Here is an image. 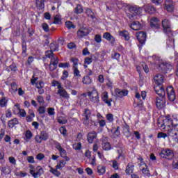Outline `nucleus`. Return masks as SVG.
Segmentation results:
<instances>
[{
	"label": "nucleus",
	"instance_id": "obj_42",
	"mask_svg": "<svg viewBox=\"0 0 178 178\" xmlns=\"http://www.w3.org/2000/svg\"><path fill=\"white\" fill-rule=\"evenodd\" d=\"M9 101V99H8V97H2L0 99V106L1 108H5L8 105V102Z\"/></svg>",
	"mask_w": 178,
	"mask_h": 178
},
{
	"label": "nucleus",
	"instance_id": "obj_61",
	"mask_svg": "<svg viewBox=\"0 0 178 178\" xmlns=\"http://www.w3.org/2000/svg\"><path fill=\"white\" fill-rule=\"evenodd\" d=\"M25 137L27 140H30L31 137H33V133H31V131L28 130L26 131Z\"/></svg>",
	"mask_w": 178,
	"mask_h": 178
},
{
	"label": "nucleus",
	"instance_id": "obj_24",
	"mask_svg": "<svg viewBox=\"0 0 178 178\" xmlns=\"http://www.w3.org/2000/svg\"><path fill=\"white\" fill-rule=\"evenodd\" d=\"M168 39L167 40V48H172L175 49V38H173V35H168Z\"/></svg>",
	"mask_w": 178,
	"mask_h": 178
},
{
	"label": "nucleus",
	"instance_id": "obj_11",
	"mask_svg": "<svg viewBox=\"0 0 178 178\" xmlns=\"http://www.w3.org/2000/svg\"><path fill=\"white\" fill-rule=\"evenodd\" d=\"M54 145L56 149L58 150V152H60V155L62 158H65L66 155H67L66 150L63 147H62V145H60V143H59V142L54 141Z\"/></svg>",
	"mask_w": 178,
	"mask_h": 178
},
{
	"label": "nucleus",
	"instance_id": "obj_59",
	"mask_svg": "<svg viewBox=\"0 0 178 178\" xmlns=\"http://www.w3.org/2000/svg\"><path fill=\"white\" fill-rule=\"evenodd\" d=\"M95 41H96L98 44H99L102 41V36H101V35L99 34L95 35Z\"/></svg>",
	"mask_w": 178,
	"mask_h": 178
},
{
	"label": "nucleus",
	"instance_id": "obj_45",
	"mask_svg": "<svg viewBox=\"0 0 178 178\" xmlns=\"http://www.w3.org/2000/svg\"><path fill=\"white\" fill-rule=\"evenodd\" d=\"M57 122L60 123V124H66V123H67V118H66V117L60 116L57 118Z\"/></svg>",
	"mask_w": 178,
	"mask_h": 178
},
{
	"label": "nucleus",
	"instance_id": "obj_37",
	"mask_svg": "<svg viewBox=\"0 0 178 178\" xmlns=\"http://www.w3.org/2000/svg\"><path fill=\"white\" fill-rule=\"evenodd\" d=\"M70 62L72 63V69L79 67V58L72 57L70 58Z\"/></svg>",
	"mask_w": 178,
	"mask_h": 178
},
{
	"label": "nucleus",
	"instance_id": "obj_41",
	"mask_svg": "<svg viewBox=\"0 0 178 178\" xmlns=\"http://www.w3.org/2000/svg\"><path fill=\"white\" fill-rule=\"evenodd\" d=\"M65 166H66V161L60 160L56 165V169L62 170V168H65Z\"/></svg>",
	"mask_w": 178,
	"mask_h": 178
},
{
	"label": "nucleus",
	"instance_id": "obj_39",
	"mask_svg": "<svg viewBox=\"0 0 178 178\" xmlns=\"http://www.w3.org/2000/svg\"><path fill=\"white\" fill-rule=\"evenodd\" d=\"M22 56H24V58H26V56H27V44H26V41L24 40L22 42Z\"/></svg>",
	"mask_w": 178,
	"mask_h": 178
},
{
	"label": "nucleus",
	"instance_id": "obj_14",
	"mask_svg": "<svg viewBox=\"0 0 178 178\" xmlns=\"http://www.w3.org/2000/svg\"><path fill=\"white\" fill-rule=\"evenodd\" d=\"M161 156L163 158H167V159H172L173 156H175V154L173 153V151L170 149H164L161 152Z\"/></svg>",
	"mask_w": 178,
	"mask_h": 178
},
{
	"label": "nucleus",
	"instance_id": "obj_27",
	"mask_svg": "<svg viewBox=\"0 0 178 178\" xmlns=\"http://www.w3.org/2000/svg\"><path fill=\"white\" fill-rule=\"evenodd\" d=\"M141 8L138 6H132L129 8V12L131 13H134V15L136 16V15H140L141 13Z\"/></svg>",
	"mask_w": 178,
	"mask_h": 178
},
{
	"label": "nucleus",
	"instance_id": "obj_4",
	"mask_svg": "<svg viewBox=\"0 0 178 178\" xmlns=\"http://www.w3.org/2000/svg\"><path fill=\"white\" fill-rule=\"evenodd\" d=\"M48 138H49V134L46 131H41L40 135L35 136V140L38 144H41L42 141H47Z\"/></svg>",
	"mask_w": 178,
	"mask_h": 178
},
{
	"label": "nucleus",
	"instance_id": "obj_50",
	"mask_svg": "<svg viewBox=\"0 0 178 178\" xmlns=\"http://www.w3.org/2000/svg\"><path fill=\"white\" fill-rule=\"evenodd\" d=\"M47 113L49 116H50L51 118H54L55 116V108L52 107H49L47 108Z\"/></svg>",
	"mask_w": 178,
	"mask_h": 178
},
{
	"label": "nucleus",
	"instance_id": "obj_1",
	"mask_svg": "<svg viewBox=\"0 0 178 178\" xmlns=\"http://www.w3.org/2000/svg\"><path fill=\"white\" fill-rule=\"evenodd\" d=\"M177 124L173 122V120L170 118V115H167L163 120V123L159 122L158 127L160 130L163 131H168V136L173 137L175 143L178 144V130L176 129Z\"/></svg>",
	"mask_w": 178,
	"mask_h": 178
},
{
	"label": "nucleus",
	"instance_id": "obj_15",
	"mask_svg": "<svg viewBox=\"0 0 178 178\" xmlns=\"http://www.w3.org/2000/svg\"><path fill=\"white\" fill-rule=\"evenodd\" d=\"M102 148H103L104 151H110V149H112V146L108 140V137H103L102 138Z\"/></svg>",
	"mask_w": 178,
	"mask_h": 178
},
{
	"label": "nucleus",
	"instance_id": "obj_16",
	"mask_svg": "<svg viewBox=\"0 0 178 178\" xmlns=\"http://www.w3.org/2000/svg\"><path fill=\"white\" fill-rule=\"evenodd\" d=\"M166 105V100L165 97H156V106L158 109H163V107Z\"/></svg>",
	"mask_w": 178,
	"mask_h": 178
},
{
	"label": "nucleus",
	"instance_id": "obj_54",
	"mask_svg": "<svg viewBox=\"0 0 178 178\" xmlns=\"http://www.w3.org/2000/svg\"><path fill=\"white\" fill-rule=\"evenodd\" d=\"M72 148L75 149V151H80V149H81V143H74L72 145Z\"/></svg>",
	"mask_w": 178,
	"mask_h": 178
},
{
	"label": "nucleus",
	"instance_id": "obj_13",
	"mask_svg": "<svg viewBox=\"0 0 178 178\" xmlns=\"http://www.w3.org/2000/svg\"><path fill=\"white\" fill-rule=\"evenodd\" d=\"M175 1L173 0H165L164 9L167 10V12H174L175 10Z\"/></svg>",
	"mask_w": 178,
	"mask_h": 178
},
{
	"label": "nucleus",
	"instance_id": "obj_35",
	"mask_svg": "<svg viewBox=\"0 0 178 178\" xmlns=\"http://www.w3.org/2000/svg\"><path fill=\"white\" fill-rule=\"evenodd\" d=\"M74 72V79L79 81V79L81 77V74H80V70H79V67L72 68Z\"/></svg>",
	"mask_w": 178,
	"mask_h": 178
},
{
	"label": "nucleus",
	"instance_id": "obj_8",
	"mask_svg": "<svg viewBox=\"0 0 178 178\" xmlns=\"http://www.w3.org/2000/svg\"><path fill=\"white\" fill-rule=\"evenodd\" d=\"M166 91L169 101L173 102L176 99V92H175V89L172 86H168L166 88Z\"/></svg>",
	"mask_w": 178,
	"mask_h": 178
},
{
	"label": "nucleus",
	"instance_id": "obj_18",
	"mask_svg": "<svg viewBox=\"0 0 178 178\" xmlns=\"http://www.w3.org/2000/svg\"><path fill=\"white\" fill-rule=\"evenodd\" d=\"M115 97L117 98H123V97H127L129 94V90H120V89H115L114 91Z\"/></svg>",
	"mask_w": 178,
	"mask_h": 178
},
{
	"label": "nucleus",
	"instance_id": "obj_31",
	"mask_svg": "<svg viewBox=\"0 0 178 178\" xmlns=\"http://www.w3.org/2000/svg\"><path fill=\"white\" fill-rule=\"evenodd\" d=\"M118 33L119 35L124 38L126 41H129V40H130V35L127 31H120Z\"/></svg>",
	"mask_w": 178,
	"mask_h": 178
},
{
	"label": "nucleus",
	"instance_id": "obj_5",
	"mask_svg": "<svg viewBox=\"0 0 178 178\" xmlns=\"http://www.w3.org/2000/svg\"><path fill=\"white\" fill-rule=\"evenodd\" d=\"M91 31H92L91 28L81 27L76 32L77 38H84V37H86V35H88V34L91 33Z\"/></svg>",
	"mask_w": 178,
	"mask_h": 178
},
{
	"label": "nucleus",
	"instance_id": "obj_58",
	"mask_svg": "<svg viewBox=\"0 0 178 178\" xmlns=\"http://www.w3.org/2000/svg\"><path fill=\"white\" fill-rule=\"evenodd\" d=\"M61 22V19H60V16L59 15H56L54 17V24H60Z\"/></svg>",
	"mask_w": 178,
	"mask_h": 178
},
{
	"label": "nucleus",
	"instance_id": "obj_53",
	"mask_svg": "<svg viewBox=\"0 0 178 178\" xmlns=\"http://www.w3.org/2000/svg\"><path fill=\"white\" fill-rule=\"evenodd\" d=\"M111 58L115 60H119V59H120V54L118 52H113L111 54Z\"/></svg>",
	"mask_w": 178,
	"mask_h": 178
},
{
	"label": "nucleus",
	"instance_id": "obj_21",
	"mask_svg": "<svg viewBox=\"0 0 178 178\" xmlns=\"http://www.w3.org/2000/svg\"><path fill=\"white\" fill-rule=\"evenodd\" d=\"M102 99L104 102V104H106L108 106H112V99H109L108 95V92H104L102 94Z\"/></svg>",
	"mask_w": 178,
	"mask_h": 178
},
{
	"label": "nucleus",
	"instance_id": "obj_46",
	"mask_svg": "<svg viewBox=\"0 0 178 178\" xmlns=\"http://www.w3.org/2000/svg\"><path fill=\"white\" fill-rule=\"evenodd\" d=\"M74 12L75 13H76V15H80L81 13H83V12H84V10L81 5L78 4L74 9Z\"/></svg>",
	"mask_w": 178,
	"mask_h": 178
},
{
	"label": "nucleus",
	"instance_id": "obj_3",
	"mask_svg": "<svg viewBox=\"0 0 178 178\" xmlns=\"http://www.w3.org/2000/svg\"><path fill=\"white\" fill-rule=\"evenodd\" d=\"M88 97L92 104H99V95L97 89L88 92Z\"/></svg>",
	"mask_w": 178,
	"mask_h": 178
},
{
	"label": "nucleus",
	"instance_id": "obj_29",
	"mask_svg": "<svg viewBox=\"0 0 178 178\" xmlns=\"http://www.w3.org/2000/svg\"><path fill=\"white\" fill-rule=\"evenodd\" d=\"M35 6L38 9L40 10L44 9L45 8V0H35Z\"/></svg>",
	"mask_w": 178,
	"mask_h": 178
},
{
	"label": "nucleus",
	"instance_id": "obj_22",
	"mask_svg": "<svg viewBox=\"0 0 178 178\" xmlns=\"http://www.w3.org/2000/svg\"><path fill=\"white\" fill-rule=\"evenodd\" d=\"M150 25L152 29H160L161 22L156 17H152L150 21Z\"/></svg>",
	"mask_w": 178,
	"mask_h": 178
},
{
	"label": "nucleus",
	"instance_id": "obj_10",
	"mask_svg": "<svg viewBox=\"0 0 178 178\" xmlns=\"http://www.w3.org/2000/svg\"><path fill=\"white\" fill-rule=\"evenodd\" d=\"M41 79H42V72L38 70L35 71L31 79V84L34 86L35 82L38 81V80H41Z\"/></svg>",
	"mask_w": 178,
	"mask_h": 178
},
{
	"label": "nucleus",
	"instance_id": "obj_34",
	"mask_svg": "<svg viewBox=\"0 0 178 178\" xmlns=\"http://www.w3.org/2000/svg\"><path fill=\"white\" fill-rule=\"evenodd\" d=\"M125 172L127 175H131L134 172V165L131 163H128Z\"/></svg>",
	"mask_w": 178,
	"mask_h": 178
},
{
	"label": "nucleus",
	"instance_id": "obj_17",
	"mask_svg": "<svg viewBox=\"0 0 178 178\" xmlns=\"http://www.w3.org/2000/svg\"><path fill=\"white\" fill-rule=\"evenodd\" d=\"M98 134L95 131H92L87 134V141L89 144H92L95 138H97Z\"/></svg>",
	"mask_w": 178,
	"mask_h": 178
},
{
	"label": "nucleus",
	"instance_id": "obj_62",
	"mask_svg": "<svg viewBox=\"0 0 178 178\" xmlns=\"http://www.w3.org/2000/svg\"><path fill=\"white\" fill-rule=\"evenodd\" d=\"M36 100L40 105H42L44 102V97L41 95L38 96Z\"/></svg>",
	"mask_w": 178,
	"mask_h": 178
},
{
	"label": "nucleus",
	"instance_id": "obj_55",
	"mask_svg": "<svg viewBox=\"0 0 178 178\" xmlns=\"http://www.w3.org/2000/svg\"><path fill=\"white\" fill-rule=\"evenodd\" d=\"M65 26L67 27V29H74L76 26H74V24H73V22H70V21H67L65 22Z\"/></svg>",
	"mask_w": 178,
	"mask_h": 178
},
{
	"label": "nucleus",
	"instance_id": "obj_12",
	"mask_svg": "<svg viewBox=\"0 0 178 178\" xmlns=\"http://www.w3.org/2000/svg\"><path fill=\"white\" fill-rule=\"evenodd\" d=\"M57 94L59 95V97H60V98L67 99V101H69V99H70V95L67 93V91L65 90L63 86H62L61 88L57 90Z\"/></svg>",
	"mask_w": 178,
	"mask_h": 178
},
{
	"label": "nucleus",
	"instance_id": "obj_2",
	"mask_svg": "<svg viewBox=\"0 0 178 178\" xmlns=\"http://www.w3.org/2000/svg\"><path fill=\"white\" fill-rule=\"evenodd\" d=\"M156 60H159V70H161L163 73H168V72H170V70H172V67L170 63H168L163 60H159V57H156Z\"/></svg>",
	"mask_w": 178,
	"mask_h": 178
},
{
	"label": "nucleus",
	"instance_id": "obj_64",
	"mask_svg": "<svg viewBox=\"0 0 178 178\" xmlns=\"http://www.w3.org/2000/svg\"><path fill=\"white\" fill-rule=\"evenodd\" d=\"M106 119L108 120V122H113V115L111 113H108L106 115Z\"/></svg>",
	"mask_w": 178,
	"mask_h": 178
},
{
	"label": "nucleus",
	"instance_id": "obj_9",
	"mask_svg": "<svg viewBox=\"0 0 178 178\" xmlns=\"http://www.w3.org/2000/svg\"><path fill=\"white\" fill-rule=\"evenodd\" d=\"M136 37L141 45L145 44V41H147V33L145 32L139 31L136 33Z\"/></svg>",
	"mask_w": 178,
	"mask_h": 178
},
{
	"label": "nucleus",
	"instance_id": "obj_57",
	"mask_svg": "<svg viewBox=\"0 0 178 178\" xmlns=\"http://www.w3.org/2000/svg\"><path fill=\"white\" fill-rule=\"evenodd\" d=\"M42 29L45 31V33L49 32V26L47 23H43L42 24Z\"/></svg>",
	"mask_w": 178,
	"mask_h": 178
},
{
	"label": "nucleus",
	"instance_id": "obj_49",
	"mask_svg": "<svg viewBox=\"0 0 178 178\" xmlns=\"http://www.w3.org/2000/svg\"><path fill=\"white\" fill-rule=\"evenodd\" d=\"M83 117V118L90 119L91 117V111L88 108H86L84 110Z\"/></svg>",
	"mask_w": 178,
	"mask_h": 178
},
{
	"label": "nucleus",
	"instance_id": "obj_30",
	"mask_svg": "<svg viewBox=\"0 0 178 178\" xmlns=\"http://www.w3.org/2000/svg\"><path fill=\"white\" fill-rule=\"evenodd\" d=\"M92 60H98V58L95 57L94 55H91L90 57L85 58L84 64L85 65H91L92 63Z\"/></svg>",
	"mask_w": 178,
	"mask_h": 178
},
{
	"label": "nucleus",
	"instance_id": "obj_25",
	"mask_svg": "<svg viewBox=\"0 0 178 178\" xmlns=\"http://www.w3.org/2000/svg\"><path fill=\"white\" fill-rule=\"evenodd\" d=\"M154 83L157 86H161L164 81V77L162 74H156L154 77Z\"/></svg>",
	"mask_w": 178,
	"mask_h": 178
},
{
	"label": "nucleus",
	"instance_id": "obj_52",
	"mask_svg": "<svg viewBox=\"0 0 178 178\" xmlns=\"http://www.w3.org/2000/svg\"><path fill=\"white\" fill-rule=\"evenodd\" d=\"M51 84H52L53 87H57L58 90H59L60 88H61L63 87L62 83H60L58 81H53Z\"/></svg>",
	"mask_w": 178,
	"mask_h": 178
},
{
	"label": "nucleus",
	"instance_id": "obj_23",
	"mask_svg": "<svg viewBox=\"0 0 178 178\" xmlns=\"http://www.w3.org/2000/svg\"><path fill=\"white\" fill-rule=\"evenodd\" d=\"M42 172H43L42 168H40V167L37 168L36 172H35V170H30V173L34 178L40 177V176H41Z\"/></svg>",
	"mask_w": 178,
	"mask_h": 178
},
{
	"label": "nucleus",
	"instance_id": "obj_6",
	"mask_svg": "<svg viewBox=\"0 0 178 178\" xmlns=\"http://www.w3.org/2000/svg\"><path fill=\"white\" fill-rule=\"evenodd\" d=\"M162 27L165 34H168V35H173V33L172 32V26H170V22H169L168 19H164L162 21Z\"/></svg>",
	"mask_w": 178,
	"mask_h": 178
},
{
	"label": "nucleus",
	"instance_id": "obj_32",
	"mask_svg": "<svg viewBox=\"0 0 178 178\" xmlns=\"http://www.w3.org/2000/svg\"><path fill=\"white\" fill-rule=\"evenodd\" d=\"M17 124H19V120H17V118L10 120L8 122V126L10 129H13V127Z\"/></svg>",
	"mask_w": 178,
	"mask_h": 178
},
{
	"label": "nucleus",
	"instance_id": "obj_47",
	"mask_svg": "<svg viewBox=\"0 0 178 178\" xmlns=\"http://www.w3.org/2000/svg\"><path fill=\"white\" fill-rule=\"evenodd\" d=\"M92 82V80L88 76H83L82 81L83 84H91Z\"/></svg>",
	"mask_w": 178,
	"mask_h": 178
},
{
	"label": "nucleus",
	"instance_id": "obj_38",
	"mask_svg": "<svg viewBox=\"0 0 178 178\" xmlns=\"http://www.w3.org/2000/svg\"><path fill=\"white\" fill-rule=\"evenodd\" d=\"M49 172L50 173H52V175H54V176H56V177H59V176H60V172H59L56 168H52V166L49 165Z\"/></svg>",
	"mask_w": 178,
	"mask_h": 178
},
{
	"label": "nucleus",
	"instance_id": "obj_48",
	"mask_svg": "<svg viewBox=\"0 0 178 178\" xmlns=\"http://www.w3.org/2000/svg\"><path fill=\"white\" fill-rule=\"evenodd\" d=\"M105 172H106V169L104 165H99L97 167V173H99L100 176H102V175H104Z\"/></svg>",
	"mask_w": 178,
	"mask_h": 178
},
{
	"label": "nucleus",
	"instance_id": "obj_20",
	"mask_svg": "<svg viewBox=\"0 0 178 178\" xmlns=\"http://www.w3.org/2000/svg\"><path fill=\"white\" fill-rule=\"evenodd\" d=\"M58 63H59V58L54 57V58L51 59L49 64V69L51 72H54V70H55V69L58 67Z\"/></svg>",
	"mask_w": 178,
	"mask_h": 178
},
{
	"label": "nucleus",
	"instance_id": "obj_44",
	"mask_svg": "<svg viewBox=\"0 0 178 178\" xmlns=\"http://www.w3.org/2000/svg\"><path fill=\"white\" fill-rule=\"evenodd\" d=\"M34 86H35L36 88H44L45 87V84L44 83V81L40 79L35 82Z\"/></svg>",
	"mask_w": 178,
	"mask_h": 178
},
{
	"label": "nucleus",
	"instance_id": "obj_51",
	"mask_svg": "<svg viewBox=\"0 0 178 178\" xmlns=\"http://www.w3.org/2000/svg\"><path fill=\"white\" fill-rule=\"evenodd\" d=\"M45 56L51 60L55 57V56H54V52L51 50L45 51Z\"/></svg>",
	"mask_w": 178,
	"mask_h": 178
},
{
	"label": "nucleus",
	"instance_id": "obj_19",
	"mask_svg": "<svg viewBox=\"0 0 178 178\" xmlns=\"http://www.w3.org/2000/svg\"><path fill=\"white\" fill-rule=\"evenodd\" d=\"M154 90L155 92L159 95V97L165 98V95H166V92H165V88L161 86H156L154 87Z\"/></svg>",
	"mask_w": 178,
	"mask_h": 178
},
{
	"label": "nucleus",
	"instance_id": "obj_60",
	"mask_svg": "<svg viewBox=\"0 0 178 178\" xmlns=\"http://www.w3.org/2000/svg\"><path fill=\"white\" fill-rule=\"evenodd\" d=\"M15 176H17L18 177H26V176H27V172L19 171L15 173Z\"/></svg>",
	"mask_w": 178,
	"mask_h": 178
},
{
	"label": "nucleus",
	"instance_id": "obj_43",
	"mask_svg": "<svg viewBox=\"0 0 178 178\" xmlns=\"http://www.w3.org/2000/svg\"><path fill=\"white\" fill-rule=\"evenodd\" d=\"M86 15L88 17H90L92 20H94L95 19V14H94V12H92V10L90 8H86Z\"/></svg>",
	"mask_w": 178,
	"mask_h": 178
},
{
	"label": "nucleus",
	"instance_id": "obj_26",
	"mask_svg": "<svg viewBox=\"0 0 178 178\" xmlns=\"http://www.w3.org/2000/svg\"><path fill=\"white\" fill-rule=\"evenodd\" d=\"M103 38L109 41L111 44H115V38L109 32H106L103 34Z\"/></svg>",
	"mask_w": 178,
	"mask_h": 178
},
{
	"label": "nucleus",
	"instance_id": "obj_56",
	"mask_svg": "<svg viewBox=\"0 0 178 178\" xmlns=\"http://www.w3.org/2000/svg\"><path fill=\"white\" fill-rule=\"evenodd\" d=\"M106 86L107 88H109L110 90H113V83L109 79H107Z\"/></svg>",
	"mask_w": 178,
	"mask_h": 178
},
{
	"label": "nucleus",
	"instance_id": "obj_63",
	"mask_svg": "<svg viewBox=\"0 0 178 178\" xmlns=\"http://www.w3.org/2000/svg\"><path fill=\"white\" fill-rule=\"evenodd\" d=\"M70 64L69 63H60L58 65V67H63V69H65V67H69Z\"/></svg>",
	"mask_w": 178,
	"mask_h": 178
},
{
	"label": "nucleus",
	"instance_id": "obj_33",
	"mask_svg": "<svg viewBox=\"0 0 178 178\" xmlns=\"http://www.w3.org/2000/svg\"><path fill=\"white\" fill-rule=\"evenodd\" d=\"M144 9L146 13H149V14L155 13V12L156 11V10L154 8V6H149V5L145 6Z\"/></svg>",
	"mask_w": 178,
	"mask_h": 178
},
{
	"label": "nucleus",
	"instance_id": "obj_36",
	"mask_svg": "<svg viewBox=\"0 0 178 178\" xmlns=\"http://www.w3.org/2000/svg\"><path fill=\"white\" fill-rule=\"evenodd\" d=\"M50 47V51H53V52H56L58 51H59V44H58V43H56V42H54L50 44L49 45Z\"/></svg>",
	"mask_w": 178,
	"mask_h": 178
},
{
	"label": "nucleus",
	"instance_id": "obj_7",
	"mask_svg": "<svg viewBox=\"0 0 178 178\" xmlns=\"http://www.w3.org/2000/svg\"><path fill=\"white\" fill-rule=\"evenodd\" d=\"M13 113L15 115H19L21 118H26L27 116V113L24 109L20 108V106L19 104H15L14 106Z\"/></svg>",
	"mask_w": 178,
	"mask_h": 178
},
{
	"label": "nucleus",
	"instance_id": "obj_40",
	"mask_svg": "<svg viewBox=\"0 0 178 178\" xmlns=\"http://www.w3.org/2000/svg\"><path fill=\"white\" fill-rule=\"evenodd\" d=\"M143 168H140V170L142 171L143 175H144V176H146L147 177H149L151 176V173H149V170H148V168L146 167L143 165Z\"/></svg>",
	"mask_w": 178,
	"mask_h": 178
},
{
	"label": "nucleus",
	"instance_id": "obj_28",
	"mask_svg": "<svg viewBox=\"0 0 178 178\" xmlns=\"http://www.w3.org/2000/svg\"><path fill=\"white\" fill-rule=\"evenodd\" d=\"M132 30L137 31L141 29V24L140 22H134L131 24L129 25Z\"/></svg>",
	"mask_w": 178,
	"mask_h": 178
}]
</instances>
